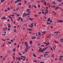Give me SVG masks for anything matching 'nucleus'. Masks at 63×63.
<instances>
[{"instance_id":"f257e3e1","label":"nucleus","mask_w":63,"mask_h":63,"mask_svg":"<svg viewBox=\"0 0 63 63\" xmlns=\"http://www.w3.org/2000/svg\"><path fill=\"white\" fill-rule=\"evenodd\" d=\"M25 45L27 47H28V42H25Z\"/></svg>"},{"instance_id":"f03ea898","label":"nucleus","mask_w":63,"mask_h":63,"mask_svg":"<svg viewBox=\"0 0 63 63\" xmlns=\"http://www.w3.org/2000/svg\"><path fill=\"white\" fill-rule=\"evenodd\" d=\"M21 0H17L16 2H15V3H17V2H20V1H21Z\"/></svg>"},{"instance_id":"7ed1b4c3","label":"nucleus","mask_w":63,"mask_h":63,"mask_svg":"<svg viewBox=\"0 0 63 63\" xmlns=\"http://www.w3.org/2000/svg\"><path fill=\"white\" fill-rule=\"evenodd\" d=\"M58 23H59L60 22H63V20H58Z\"/></svg>"},{"instance_id":"20e7f679","label":"nucleus","mask_w":63,"mask_h":63,"mask_svg":"<svg viewBox=\"0 0 63 63\" xmlns=\"http://www.w3.org/2000/svg\"><path fill=\"white\" fill-rule=\"evenodd\" d=\"M8 24V28H10L11 27V25L9 24Z\"/></svg>"},{"instance_id":"39448f33","label":"nucleus","mask_w":63,"mask_h":63,"mask_svg":"<svg viewBox=\"0 0 63 63\" xmlns=\"http://www.w3.org/2000/svg\"><path fill=\"white\" fill-rule=\"evenodd\" d=\"M49 42H48V43H46V46H47L48 45H49Z\"/></svg>"},{"instance_id":"423d86ee","label":"nucleus","mask_w":63,"mask_h":63,"mask_svg":"<svg viewBox=\"0 0 63 63\" xmlns=\"http://www.w3.org/2000/svg\"><path fill=\"white\" fill-rule=\"evenodd\" d=\"M41 49H42V48H39V49L38 50L39 52H41V51L42 50H41Z\"/></svg>"},{"instance_id":"0eeeda50","label":"nucleus","mask_w":63,"mask_h":63,"mask_svg":"<svg viewBox=\"0 0 63 63\" xmlns=\"http://www.w3.org/2000/svg\"><path fill=\"white\" fill-rule=\"evenodd\" d=\"M29 19L30 20H33V18H29Z\"/></svg>"},{"instance_id":"6e6552de","label":"nucleus","mask_w":63,"mask_h":63,"mask_svg":"<svg viewBox=\"0 0 63 63\" xmlns=\"http://www.w3.org/2000/svg\"><path fill=\"white\" fill-rule=\"evenodd\" d=\"M32 39H36V37L35 36H33L32 38Z\"/></svg>"},{"instance_id":"1a4fd4ad","label":"nucleus","mask_w":63,"mask_h":63,"mask_svg":"<svg viewBox=\"0 0 63 63\" xmlns=\"http://www.w3.org/2000/svg\"><path fill=\"white\" fill-rule=\"evenodd\" d=\"M33 56L34 57H36V55H35V54H33Z\"/></svg>"},{"instance_id":"9d476101","label":"nucleus","mask_w":63,"mask_h":63,"mask_svg":"<svg viewBox=\"0 0 63 63\" xmlns=\"http://www.w3.org/2000/svg\"><path fill=\"white\" fill-rule=\"evenodd\" d=\"M21 18V17H19L18 19L17 20V21H18V20H20Z\"/></svg>"},{"instance_id":"9b49d317","label":"nucleus","mask_w":63,"mask_h":63,"mask_svg":"<svg viewBox=\"0 0 63 63\" xmlns=\"http://www.w3.org/2000/svg\"><path fill=\"white\" fill-rule=\"evenodd\" d=\"M30 47V46L29 47H27V46L26 47V49H29V48Z\"/></svg>"},{"instance_id":"f8f14e48","label":"nucleus","mask_w":63,"mask_h":63,"mask_svg":"<svg viewBox=\"0 0 63 63\" xmlns=\"http://www.w3.org/2000/svg\"><path fill=\"white\" fill-rule=\"evenodd\" d=\"M25 13H24L23 14V15L22 16L23 17H24V16H25Z\"/></svg>"},{"instance_id":"ddd939ff","label":"nucleus","mask_w":63,"mask_h":63,"mask_svg":"<svg viewBox=\"0 0 63 63\" xmlns=\"http://www.w3.org/2000/svg\"><path fill=\"white\" fill-rule=\"evenodd\" d=\"M1 19H6V18H5V17H4L2 18H1Z\"/></svg>"},{"instance_id":"4468645a","label":"nucleus","mask_w":63,"mask_h":63,"mask_svg":"<svg viewBox=\"0 0 63 63\" xmlns=\"http://www.w3.org/2000/svg\"><path fill=\"white\" fill-rule=\"evenodd\" d=\"M30 45H32V44L33 43L32 42V41H31L30 42Z\"/></svg>"},{"instance_id":"2eb2a0df","label":"nucleus","mask_w":63,"mask_h":63,"mask_svg":"<svg viewBox=\"0 0 63 63\" xmlns=\"http://www.w3.org/2000/svg\"><path fill=\"white\" fill-rule=\"evenodd\" d=\"M54 41L55 42L56 44H58L59 43V42H56L55 40H54Z\"/></svg>"},{"instance_id":"dca6fc26","label":"nucleus","mask_w":63,"mask_h":63,"mask_svg":"<svg viewBox=\"0 0 63 63\" xmlns=\"http://www.w3.org/2000/svg\"><path fill=\"white\" fill-rule=\"evenodd\" d=\"M46 31H44V33L42 34V35L43 36V35H44L46 33Z\"/></svg>"},{"instance_id":"f3484780","label":"nucleus","mask_w":63,"mask_h":63,"mask_svg":"<svg viewBox=\"0 0 63 63\" xmlns=\"http://www.w3.org/2000/svg\"><path fill=\"white\" fill-rule=\"evenodd\" d=\"M20 19L21 21H23V18H21Z\"/></svg>"},{"instance_id":"a211bd4d","label":"nucleus","mask_w":63,"mask_h":63,"mask_svg":"<svg viewBox=\"0 0 63 63\" xmlns=\"http://www.w3.org/2000/svg\"><path fill=\"white\" fill-rule=\"evenodd\" d=\"M13 51H14L15 52V51H16V49H13Z\"/></svg>"},{"instance_id":"6ab92c4d","label":"nucleus","mask_w":63,"mask_h":63,"mask_svg":"<svg viewBox=\"0 0 63 63\" xmlns=\"http://www.w3.org/2000/svg\"><path fill=\"white\" fill-rule=\"evenodd\" d=\"M49 20H50V18H48L47 21H48H48H49Z\"/></svg>"},{"instance_id":"aec40b11","label":"nucleus","mask_w":63,"mask_h":63,"mask_svg":"<svg viewBox=\"0 0 63 63\" xmlns=\"http://www.w3.org/2000/svg\"><path fill=\"white\" fill-rule=\"evenodd\" d=\"M7 9L8 10H9V11H10V10L9 7H8V8H7Z\"/></svg>"},{"instance_id":"412c9836","label":"nucleus","mask_w":63,"mask_h":63,"mask_svg":"<svg viewBox=\"0 0 63 63\" xmlns=\"http://www.w3.org/2000/svg\"><path fill=\"white\" fill-rule=\"evenodd\" d=\"M18 5H22V4L21 3H19L18 4Z\"/></svg>"},{"instance_id":"4be33fe9","label":"nucleus","mask_w":63,"mask_h":63,"mask_svg":"<svg viewBox=\"0 0 63 63\" xmlns=\"http://www.w3.org/2000/svg\"><path fill=\"white\" fill-rule=\"evenodd\" d=\"M18 60L20 61V58L19 57L18 58Z\"/></svg>"},{"instance_id":"5701e85b","label":"nucleus","mask_w":63,"mask_h":63,"mask_svg":"<svg viewBox=\"0 0 63 63\" xmlns=\"http://www.w3.org/2000/svg\"><path fill=\"white\" fill-rule=\"evenodd\" d=\"M1 40H2V41H6V40L5 39H1Z\"/></svg>"},{"instance_id":"b1692460","label":"nucleus","mask_w":63,"mask_h":63,"mask_svg":"<svg viewBox=\"0 0 63 63\" xmlns=\"http://www.w3.org/2000/svg\"><path fill=\"white\" fill-rule=\"evenodd\" d=\"M28 15H28V14H26L25 15V17L26 16H28Z\"/></svg>"},{"instance_id":"393cba45","label":"nucleus","mask_w":63,"mask_h":63,"mask_svg":"<svg viewBox=\"0 0 63 63\" xmlns=\"http://www.w3.org/2000/svg\"><path fill=\"white\" fill-rule=\"evenodd\" d=\"M27 11H30V10L29 9H27L26 10Z\"/></svg>"},{"instance_id":"a878e982","label":"nucleus","mask_w":63,"mask_h":63,"mask_svg":"<svg viewBox=\"0 0 63 63\" xmlns=\"http://www.w3.org/2000/svg\"><path fill=\"white\" fill-rule=\"evenodd\" d=\"M16 29H15L14 30V32H16Z\"/></svg>"},{"instance_id":"bb28decb","label":"nucleus","mask_w":63,"mask_h":63,"mask_svg":"<svg viewBox=\"0 0 63 63\" xmlns=\"http://www.w3.org/2000/svg\"><path fill=\"white\" fill-rule=\"evenodd\" d=\"M52 7H53L55 9V6H54V5H52Z\"/></svg>"},{"instance_id":"cd10ccee","label":"nucleus","mask_w":63,"mask_h":63,"mask_svg":"<svg viewBox=\"0 0 63 63\" xmlns=\"http://www.w3.org/2000/svg\"><path fill=\"white\" fill-rule=\"evenodd\" d=\"M50 21L51 23H52V21L51 20H50Z\"/></svg>"},{"instance_id":"c85d7f7f","label":"nucleus","mask_w":63,"mask_h":63,"mask_svg":"<svg viewBox=\"0 0 63 63\" xmlns=\"http://www.w3.org/2000/svg\"><path fill=\"white\" fill-rule=\"evenodd\" d=\"M41 46V47H44L45 46V45H42Z\"/></svg>"},{"instance_id":"c756f323","label":"nucleus","mask_w":63,"mask_h":63,"mask_svg":"<svg viewBox=\"0 0 63 63\" xmlns=\"http://www.w3.org/2000/svg\"><path fill=\"white\" fill-rule=\"evenodd\" d=\"M27 49H26V50H25V51L26 52H27V51H28V50H27Z\"/></svg>"},{"instance_id":"7c9ffc66","label":"nucleus","mask_w":63,"mask_h":63,"mask_svg":"<svg viewBox=\"0 0 63 63\" xmlns=\"http://www.w3.org/2000/svg\"><path fill=\"white\" fill-rule=\"evenodd\" d=\"M5 57H4L3 58V59L2 60H3V61H4V60H5Z\"/></svg>"},{"instance_id":"2f4dec72","label":"nucleus","mask_w":63,"mask_h":63,"mask_svg":"<svg viewBox=\"0 0 63 63\" xmlns=\"http://www.w3.org/2000/svg\"><path fill=\"white\" fill-rule=\"evenodd\" d=\"M18 9H19V8H18H18L16 9V11H18Z\"/></svg>"},{"instance_id":"473e14b6","label":"nucleus","mask_w":63,"mask_h":63,"mask_svg":"<svg viewBox=\"0 0 63 63\" xmlns=\"http://www.w3.org/2000/svg\"><path fill=\"white\" fill-rule=\"evenodd\" d=\"M38 34H39L40 35H41V33H40V32H39Z\"/></svg>"},{"instance_id":"72a5a7b5","label":"nucleus","mask_w":63,"mask_h":63,"mask_svg":"<svg viewBox=\"0 0 63 63\" xmlns=\"http://www.w3.org/2000/svg\"><path fill=\"white\" fill-rule=\"evenodd\" d=\"M37 46H41V44H38L37 45Z\"/></svg>"},{"instance_id":"f704fd0d","label":"nucleus","mask_w":63,"mask_h":63,"mask_svg":"<svg viewBox=\"0 0 63 63\" xmlns=\"http://www.w3.org/2000/svg\"><path fill=\"white\" fill-rule=\"evenodd\" d=\"M52 57H54V55H53V54H52Z\"/></svg>"},{"instance_id":"c9c22d12","label":"nucleus","mask_w":63,"mask_h":63,"mask_svg":"<svg viewBox=\"0 0 63 63\" xmlns=\"http://www.w3.org/2000/svg\"><path fill=\"white\" fill-rule=\"evenodd\" d=\"M43 43L44 44H46L47 43L45 42H43Z\"/></svg>"},{"instance_id":"e433bc0d","label":"nucleus","mask_w":63,"mask_h":63,"mask_svg":"<svg viewBox=\"0 0 63 63\" xmlns=\"http://www.w3.org/2000/svg\"><path fill=\"white\" fill-rule=\"evenodd\" d=\"M33 27V26H34L32 24V23H31L30 24Z\"/></svg>"},{"instance_id":"4c0bfd02","label":"nucleus","mask_w":63,"mask_h":63,"mask_svg":"<svg viewBox=\"0 0 63 63\" xmlns=\"http://www.w3.org/2000/svg\"><path fill=\"white\" fill-rule=\"evenodd\" d=\"M47 48H48V47H46L45 48V49H44V50H45L46 49H47Z\"/></svg>"},{"instance_id":"58836bf2","label":"nucleus","mask_w":63,"mask_h":63,"mask_svg":"<svg viewBox=\"0 0 63 63\" xmlns=\"http://www.w3.org/2000/svg\"><path fill=\"white\" fill-rule=\"evenodd\" d=\"M18 53L19 54V55H20V56H21V54L20 53Z\"/></svg>"},{"instance_id":"ea45409f","label":"nucleus","mask_w":63,"mask_h":63,"mask_svg":"<svg viewBox=\"0 0 63 63\" xmlns=\"http://www.w3.org/2000/svg\"><path fill=\"white\" fill-rule=\"evenodd\" d=\"M33 30L32 29H29V30H30V31H32Z\"/></svg>"},{"instance_id":"a19ab883","label":"nucleus","mask_w":63,"mask_h":63,"mask_svg":"<svg viewBox=\"0 0 63 63\" xmlns=\"http://www.w3.org/2000/svg\"><path fill=\"white\" fill-rule=\"evenodd\" d=\"M50 48L51 50H53V49H52V48L51 47H50Z\"/></svg>"},{"instance_id":"79ce46f5","label":"nucleus","mask_w":63,"mask_h":63,"mask_svg":"<svg viewBox=\"0 0 63 63\" xmlns=\"http://www.w3.org/2000/svg\"><path fill=\"white\" fill-rule=\"evenodd\" d=\"M40 62V63H45L44 62Z\"/></svg>"},{"instance_id":"37998d69","label":"nucleus","mask_w":63,"mask_h":63,"mask_svg":"<svg viewBox=\"0 0 63 63\" xmlns=\"http://www.w3.org/2000/svg\"><path fill=\"white\" fill-rule=\"evenodd\" d=\"M39 15H40L41 14V12H40L38 13Z\"/></svg>"},{"instance_id":"c03bdc74","label":"nucleus","mask_w":63,"mask_h":63,"mask_svg":"<svg viewBox=\"0 0 63 63\" xmlns=\"http://www.w3.org/2000/svg\"><path fill=\"white\" fill-rule=\"evenodd\" d=\"M49 53V52H46L45 53H47L48 54V53Z\"/></svg>"},{"instance_id":"a18cd8bd","label":"nucleus","mask_w":63,"mask_h":63,"mask_svg":"<svg viewBox=\"0 0 63 63\" xmlns=\"http://www.w3.org/2000/svg\"><path fill=\"white\" fill-rule=\"evenodd\" d=\"M8 44H11V43H12L11 42H8Z\"/></svg>"},{"instance_id":"49530a36","label":"nucleus","mask_w":63,"mask_h":63,"mask_svg":"<svg viewBox=\"0 0 63 63\" xmlns=\"http://www.w3.org/2000/svg\"><path fill=\"white\" fill-rule=\"evenodd\" d=\"M49 8L50 7H51V6L49 5Z\"/></svg>"},{"instance_id":"de8ad7c7","label":"nucleus","mask_w":63,"mask_h":63,"mask_svg":"<svg viewBox=\"0 0 63 63\" xmlns=\"http://www.w3.org/2000/svg\"><path fill=\"white\" fill-rule=\"evenodd\" d=\"M42 50V51H45V49H43L42 50Z\"/></svg>"},{"instance_id":"09e8293b","label":"nucleus","mask_w":63,"mask_h":63,"mask_svg":"<svg viewBox=\"0 0 63 63\" xmlns=\"http://www.w3.org/2000/svg\"><path fill=\"white\" fill-rule=\"evenodd\" d=\"M11 41V42H13V41H14V40H12Z\"/></svg>"},{"instance_id":"8fccbe9b","label":"nucleus","mask_w":63,"mask_h":63,"mask_svg":"<svg viewBox=\"0 0 63 63\" xmlns=\"http://www.w3.org/2000/svg\"><path fill=\"white\" fill-rule=\"evenodd\" d=\"M33 62H37V61L36 60H34L33 61Z\"/></svg>"},{"instance_id":"3c124183","label":"nucleus","mask_w":63,"mask_h":63,"mask_svg":"<svg viewBox=\"0 0 63 63\" xmlns=\"http://www.w3.org/2000/svg\"><path fill=\"white\" fill-rule=\"evenodd\" d=\"M15 16V15H11V16Z\"/></svg>"},{"instance_id":"603ef678","label":"nucleus","mask_w":63,"mask_h":63,"mask_svg":"<svg viewBox=\"0 0 63 63\" xmlns=\"http://www.w3.org/2000/svg\"><path fill=\"white\" fill-rule=\"evenodd\" d=\"M44 4H45V5H47V3H46V2H45L44 3Z\"/></svg>"},{"instance_id":"864d4df0","label":"nucleus","mask_w":63,"mask_h":63,"mask_svg":"<svg viewBox=\"0 0 63 63\" xmlns=\"http://www.w3.org/2000/svg\"><path fill=\"white\" fill-rule=\"evenodd\" d=\"M41 51H40V52H42V53H43V51H42V50H41Z\"/></svg>"},{"instance_id":"5fc2aeb1","label":"nucleus","mask_w":63,"mask_h":63,"mask_svg":"<svg viewBox=\"0 0 63 63\" xmlns=\"http://www.w3.org/2000/svg\"><path fill=\"white\" fill-rule=\"evenodd\" d=\"M38 59H41V57H38L37 58Z\"/></svg>"},{"instance_id":"6e6d98bb","label":"nucleus","mask_w":63,"mask_h":63,"mask_svg":"<svg viewBox=\"0 0 63 63\" xmlns=\"http://www.w3.org/2000/svg\"><path fill=\"white\" fill-rule=\"evenodd\" d=\"M50 28H53V27H52V26H50Z\"/></svg>"},{"instance_id":"4d7b16f0","label":"nucleus","mask_w":63,"mask_h":63,"mask_svg":"<svg viewBox=\"0 0 63 63\" xmlns=\"http://www.w3.org/2000/svg\"><path fill=\"white\" fill-rule=\"evenodd\" d=\"M49 36H50V37H51V34H50L49 35Z\"/></svg>"},{"instance_id":"13d9d810","label":"nucleus","mask_w":63,"mask_h":63,"mask_svg":"<svg viewBox=\"0 0 63 63\" xmlns=\"http://www.w3.org/2000/svg\"><path fill=\"white\" fill-rule=\"evenodd\" d=\"M62 4H60L59 5V6H62Z\"/></svg>"},{"instance_id":"bf43d9fd","label":"nucleus","mask_w":63,"mask_h":63,"mask_svg":"<svg viewBox=\"0 0 63 63\" xmlns=\"http://www.w3.org/2000/svg\"><path fill=\"white\" fill-rule=\"evenodd\" d=\"M5 29H6V30H7V27H6L5 28Z\"/></svg>"},{"instance_id":"052dcab7","label":"nucleus","mask_w":63,"mask_h":63,"mask_svg":"<svg viewBox=\"0 0 63 63\" xmlns=\"http://www.w3.org/2000/svg\"><path fill=\"white\" fill-rule=\"evenodd\" d=\"M60 57H63V56H60Z\"/></svg>"},{"instance_id":"680f3d73","label":"nucleus","mask_w":63,"mask_h":63,"mask_svg":"<svg viewBox=\"0 0 63 63\" xmlns=\"http://www.w3.org/2000/svg\"><path fill=\"white\" fill-rule=\"evenodd\" d=\"M23 58H26V57H25L24 56H23Z\"/></svg>"},{"instance_id":"e2e57ef3","label":"nucleus","mask_w":63,"mask_h":63,"mask_svg":"<svg viewBox=\"0 0 63 63\" xmlns=\"http://www.w3.org/2000/svg\"><path fill=\"white\" fill-rule=\"evenodd\" d=\"M1 58H2L3 57V56H0Z\"/></svg>"},{"instance_id":"0e129e2a","label":"nucleus","mask_w":63,"mask_h":63,"mask_svg":"<svg viewBox=\"0 0 63 63\" xmlns=\"http://www.w3.org/2000/svg\"><path fill=\"white\" fill-rule=\"evenodd\" d=\"M45 55H48V54H45Z\"/></svg>"},{"instance_id":"69168bd1","label":"nucleus","mask_w":63,"mask_h":63,"mask_svg":"<svg viewBox=\"0 0 63 63\" xmlns=\"http://www.w3.org/2000/svg\"><path fill=\"white\" fill-rule=\"evenodd\" d=\"M60 42H62V43H63V41H61V40H60Z\"/></svg>"},{"instance_id":"338daca9","label":"nucleus","mask_w":63,"mask_h":63,"mask_svg":"<svg viewBox=\"0 0 63 63\" xmlns=\"http://www.w3.org/2000/svg\"><path fill=\"white\" fill-rule=\"evenodd\" d=\"M41 57H43V55H41Z\"/></svg>"},{"instance_id":"774afa93","label":"nucleus","mask_w":63,"mask_h":63,"mask_svg":"<svg viewBox=\"0 0 63 63\" xmlns=\"http://www.w3.org/2000/svg\"><path fill=\"white\" fill-rule=\"evenodd\" d=\"M31 6V5H30L29 6V8H30V7Z\"/></svg>"}]
</instances>
